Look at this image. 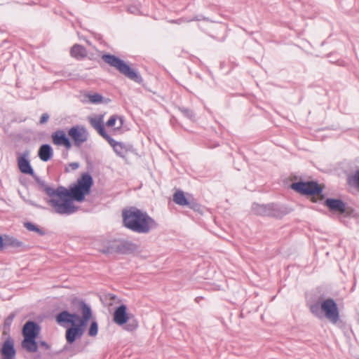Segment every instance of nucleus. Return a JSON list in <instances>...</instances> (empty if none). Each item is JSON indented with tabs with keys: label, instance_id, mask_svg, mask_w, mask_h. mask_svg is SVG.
I'll use <instances>...</instances> for the list:
<instances>
[{
	"label": "nucleus",
	"instance_id": "obj_26",
	"mask_svg": "<svg viewBox=\"0 0 359 359\" xmlns=\"http://www.w3.org/2000/svg\"><path fill=\"white\" fill-rule=\"evenodd\" d=\"M24 226L29 231H34L37 233L39 236H44L46 234V230L43 228H39L36 224H33L30 222H27L24 223Z\"/></svg>",
	"mask_w": 359,
	"mask_h": 359
},
{
	"label": "nucleus",
	"instance_id": "obj_20",
	"mask_svg": "<svg viewBox=\"0 0 359 359\" xmlns=\"http://www.w3.org/2000/svg\"><path fill=\"white\" fill-rule=\"evenodd\" d=\"M53 149L48 144H43L40 146L38 150V156L44 162H47L53 158Z\"/></svg>",
	"mask_w": 359,
	"mask_h": 359
},
{
	"label": "nucleus",
	"instance_id": "obj_1",
	"mask_svg": "<svg viewBox=\"0 0 359 359\" xmlns=\"http://www.w3.org/2000/svg\"><path fill=\"white\" fill-rule=\"evenodd\" d=\"M39 182L43 187V191L51 198L48 203L55 208V212L60 215H71L79 209L73 202L84 201L86 196L90 193L93 179L90 174L84 172L75 183L70 184L68 189L59 186L55 189L47 185L45 182Z\"/></svg>",
	"mask_w": 359,
	"mask_h": 359
},
{
	"label": "nucleus",
	"instance_id": "obj_21",
	"mask_svg": "<svg viewBox=\"0 0 359 359\" xmlns=\"http://www.w3.org/2000/svg\"><path fill=\"white\" fill-rule=\"evenodd\" d=\"M90 123L91 126L97 131V133L105 140H108L111 136L109 135L106 130L103 124L102 120L101 118H92L90 120Z\"/></svg>",
	"mask_w": 359,
	"mask_h": 359
},
{
	"label": "nucleus",
	"instance_id": "obj_33",
	"mask_svg": "<svg viewBox=\"0 0 359 359\" xmlns=\"http://www.w3.org/2000/svg\"><path fill=\"white\" fill-rule=\"evenodd\" d=\"M341 215H344L345 217H356L358 216V213L353 208L350 206H346L344 205V211L341 212Z\"/></svg>",
	"mask_w": 359,
	"mask_h": 359
},
{
	"label": "nucleus",
	"instance_id": "obj_12",
	"mask_svg": "<svg viewBox=\"0 0 359 359\" xmlns=\"http://www.w3.org/2000/svg\"><path fill=\"white\" fill-rule=\"evenodd\" d=\"M24 246V243L16 238L8 234H0V251H3L8 248H21Z\"/></svg>",
	"mask_w": 359,
	"mask_h": 359
},
{
	"label": "nucleus",
	"instance_id": "obj_17",
	"mask_svg": "<svg viewBox=\"0 0 359 359\" xmlns=\"http://www.w3.org/2000/svg\"><path fill=\"white\" fill-rule=\"evenodd\" d=\"M324 205L332 212H337L341 214V212L344 211L345 203L339 198H327L325 201Z\"/></svg>",
	"mask_w": 359,
	"mask_h": 359
},
{
	"label": "nucleus",
	"instance_id": "obj_43",
	"mask_svg": "<svg viewBox=\"0 0 359 359\" xmlns=\"http://www.w3.org/2000/svg\"><path fill=\"white\" fill-rule=\"evenodd\" d=\"M201 19L198 17V16H195L193 19L191 20H187V22H190V21H193V20H200Z\"/></svg>",
	"mask_w": 359,
	"mask_h": 359
},
{
	"label": "nucleus",
	"instance_id": "obj_9",
	"mask_svg": "<svg viewBox=\"0 0 359 359\" xmlns=\"http://www.w3.org/2000/svg\"><path fill=\"white\" fill-rule=\"evenodd\" d=\"M68 135L76 147H80L88 137L86 128L81 125H75L70 128L68 130Z\"/></svg>",
	"mask_w": 359,
	"mask_h": 359
},
{
	"label": "nucleus",
	"instance_id": "obj_39",
	"mask_svg": "<svg viewBox=\"0 0 359 359\" xmlns=\"http://www.w3.org/2000/svg\"><path fill=\"white\" fill-rule=\"evenodd\" d=\"M69 166L72 170H76L79 167V163L77 162H73L69 164Z\"/></svg>",
	"mask_w": 359,
	"mask_h": 359
},
{
	"label": "nucleus",
	"instance_id": "obj_23",
	"mask_svg": "<svg viewBox=\"0 0 359 359\" xmlns=\"http://www.w3.org/2000/svg\"><path fill=\"white\" fill-rule=\"evenodd\" d=\"M107 142L113 148L114 152L121 157H124L128 151L126 146L120 142L116 141L111 137L107 140Z\"/></svg>",
	"mask_w": 359,
	"mask_h": 359
},
{
	"label": "nucleus",
	"instance_id": "obj_25",
	"mask_svg": "<svg viewBox=\"0 0 359 359\" xmlns=\"http://www.w3.org/2000/svg\"><path fill=\"white\" fill-rule=\"evenodd\" d=\"M189 198L185 196L184 191L178 190L173 195V201L177 205L186 206Z\"/></svg>",
	"mask_w": 359,
	"mask_h": 359
},
{
	"label": "nucleus",
	"instance_id": "obj_16",
	"mask_svg": "<svg viewBox=\"0 0 359 359\" xmlns=\"http://www.w3.org/2000/svg\"><path fill=\"white\" fill-rule=\"evenodd\" d=\"M290 212V210L287 207L278 203H270V217L281 219Z\"/></svg>",
	"mask_w": 359,
	"mask_h": 359
},
{
	"label": "nucleus",
	"instance_id": "obj_37",
	"mask_svg": "<svg viewBox=\"0 0 359 359\" xmlns=\"http://www.w3.org/2000/svg\"><path fill=\"white\" fill-rule=\"evenodd\" d=\"M48 119L49 115L47 113H43L40 118L39 123L44 124L48 121Z\"/></svg>",
	"mask_w": 359,
	"mask_h": 359
},
{
	"label": "nucleus",
	"instance_id": "obj_31",
	"mask_svg": "<svg viewBox=\"0 0 359 359\" xmlns=\"http://www.w3.org/2000/svg\"><path fill=\"white\" fill-rule=\"evenodd\" d=\"M98 333V323L96 320H93L89 326L88 334L90 337H95Z\"/></svg>",
	"mask_w": 359,
	"mask_h": 359
},
{
	"label": "nucleus",
	"instance_id": "obj_34",
	"mask_svg": "<svg viewBox=\"0 0 359 359\" xmlns=\"http://www.w3.org/2000/svg\"><path fill=\"white\" fill-rule=\"evenodd\" d=\"M15 316V313H11L4 320V327H6V330H7L8 332H10V330H11V325L13 321V319H14Z\"/></svg>",
	"mask_w": 359,
	"mask_h": 359
},
{
	"label": "nucleus",
	"instance_id": "obj_32",
	"mask_svg": "<svg viewBox=\"0 0 359 359\" xmlns=\"http://www.w3.org/2000/svg\"><path fill=\"white\" fill-rule=\"evenodd\" d=\"M179 110L187 118H189L191 121L194 120L195 113L194 112L193 110H191L189 108L184 107H179Z\"/></svg>",
	"mask_w": 359,
	"mask_h": 359
},
{
	"label": "nucleus",
	"instance_id": "obj_18",
	"mask_svg": "<svg viewBox=\"0 0 359 359\" xmlns=\"http://www.w3.org/2000/svg\"><path fill=\"white\" fill-rule=\"evenodd\" d=\"M138 248L137 245L129 241H118V253L123 255L130 254Z\"/></svg>",
	"mask_w": 359,
	"mask_h": 359
},
{
	"label": "nucleus",
	"instance_id": "obj_29",
	"mask_svg": "<svg viewBox=\"0 0 359 359\" xmlns=\"http://www.w3.org/2000/svg\"><path fill=\"white\" fill-rule=\"evenodd\" d=\"M309 310L311 313L318 318H321L322 314L320 313L321 310V304L320 302H316L314 304H311L309 305Z\"/></svg>",
	"mask_w": 359,
	"mask_h": 359
},
{
	"label": "nucleus",
	"instance_id": "obj_35",
	"mask_svg": "<svg viewBox=\"0 0 359 359\" xmlns=\"http://www.w3.org/2000/svg\"><path fill=\"white\" fill-rule=\"evenodd\" d=\"M88 98L90 102L96 104L101 102L102 101L103 97L99 93H94L93 95H90Z\"/></svg>",
	"mask_w": 359,
	"mask_h": 359
},
{
	"label": "nucleus",
	"instance_id": "obj_41",
	"mask_svg": "<svg viewBox=\"0 0 359 359\" xmlns=\"http://www.w3.org/2000/svg\"><path fill=\"white\" fill-rule=\"evenodd\" d=\"M9 332H8V330H6V327H4L3 335H8V336H10V335H9Z\"/></svg>",
	"mask_w": 359,
	"mask_h": 359
},
{
	"label": "nucleus",
	"instance_id": "obj_13",
	"mask_svg": "<svg viewBox=\"0 0 359 359\" xmlns=\"http://www.w3.org/2000/svg\"><path fill=\"white\" fill-rule=\"evenodd\" d=\"M41 326L33 320L27 321L22 329L23 337H38L41 332Z\"/></svg>",
	"mask_w": 359,
	"mask_h": 359
},
{
	"label": "nucleus",
	"instance_id": "obj_4",
	"mask_svg": "<svg viewBox=\"0 0 359 359\" xmlns=\"http://www.w3.org/2000/svg\"><path fill=\"white\" fill-rule=\"evenodd\" d=\"M113 320L118 325H124L123 329L128 332H133L138 327V322L128 313L125 304H121L115 309Z\"/></svg>",
	"mask_w": 359,
	"mask_h": 359
},
{
	"label": "nucleus",
	"instance_id": "obj_14",
	"mask_svg": "<svg viewBox=\"0 0 359 359\" xmlns=\"http://www.w3.org/2000/svg\"><path fill=\"white\" fill-rule=\"evenodd\" d=\"M0 354L1 357L14 359L16 355V350L15 348V342L13 339L8 336L2 344L0 348Z\"/></svg>",
	"mask_w": 359,
	"mask_h": 359
},
{
	"label": "nucleus",
	"instance_id": "obj_27",
	"mask_svg": "<svg viewBox=\"0 0 359 359\" xmlns=\"http://www.w3.org/2000/svg\"><path fill=\"white\" fill-rule=\"evenodd\" d=\"M347 184L359 190V170H357L353 175L348 176Z\"/></svg>",
	"mask_w": 359,
	"mask_h": 359
},
{
	"label": "nucleus",
	"instance_id": "obj_10",
	"mask_svg": "<svg viewBox=\"0 0 359 359\" xmlns=\"http://www.w3.org/2000/svg\"><path fill=\"white\" fill-rule=\"evenodd\" d=\"M84 332L79 327L72 324L70 327H67L65 331V339L67 344L65 345L60 353L66 351L70 348L69 345L73 344L76 340L81 339Z\"/></svg>",
	"mask_w": 359,
	"mask_h": 359
},
{
	"label": "nucleus",
	"instance_id": "obj_30",
	"mask_svg": "<svg viewBox=\"0 0 359 359\" xmlns=\"http://www.w3.org/2000/svg\"><path fill=\"white\" fill-rule=\"evenodd\" d=\"M187 207L190 209L194 210L196 212H200L201 210V205L197 203V201L192 197L190 196L188 201V204H187Z\"/></svg>",
	"mask_w": 359,
	"mask_h": 359
},
{
	"label": "nucleus",
	"instance_id": "obj_24",
	"mask_svg": "<svg viewBox=\"0 0 359 359\" xmlns=\"http://www.w3.org/2000/svg\"><path fill=\"white\" fill-rule=\"evenodd\" d=\"M104 254L118 253V241H107L100 250Z\"/></svg>",
	"mask_w": 359,
	"mask_h": 359
},
{
	"label": "nucleus",
	"instance_id": "obj_7",
	"mask_svg": "<svg viewBox=\"0 0 359 359\" xmlns=\"http://www.w3.org/2000/svg\"><path fill=\"white\" fill-rule=\"evenodd\" d=\"M29 154V151L26 150L18 158V168L22 173L32 176L36 182L38 184L39 189L43 191V187L39 182L44 181L41 180L38 176L35 175L34 169L32 168L30 164V161L28 158Z\"/></svg>",
	"mask_w": 359,
	"mask_h": 359
},
{
	"label": "nucleus",
	"instance_id": "obj_6",
	"mask_svg": "<svg viewBox=\"0 0 359 359\" xmlns=\"http://www.w3.org/2000/svg\"><path fill=\"white\" fill-rule=\"evenodd\" d=\"M78 308L82 316L81 317L77 314L78 318L74 319V325L84 332L88 323L92 318V309L90 306L83 300L78 302Z\"/></svg>",
	"mask_w": 359,
	"mask_h": 359
},
{
	"label": "nucleus",
	"instance_id": "obj_28",
	"mask_svg": "<svg viewBox=\"0 0 359 359\" xmlns=\"http://www.w3.org/2000/svg\"><path fill=\"white\" fill-rule=\"evenodd\" d=\"M265 205L266 204L254 203L252 205V211L256 215L264 217V215H266V212H264V208H266Z\"/></svg>",
	"mask_w": 359,
	"mask_h": 359
},
{
	"label": "nucleus",
	"instance_id": "obj_8",
	"mask_svg": "<svg viewBox=\"0 0 359 359\" xmlns=\"http://www.w3.org/2000/svg\"><path fill=\"white\" fill-rule=\"evenodd\" d=\"M321 311L325 313V316L332 323H337L339 320V311L337 304L332 299L329 298L321 303Z\"/></svg>",
	"mask_w": 359,
	"mask_h": 359
},
{
	"label": "nucleus",
	"instance_id": "obj_5",
	"mask_svg": "<svg viewBox=\"0 0 359 359\" xmlns=\"http://www.w3.org/2000/svg\"><path fill=\"white\" fill-rule=\"evenodd\" d=\"M290 188L302 195L311 196L320 195L323 191V188L316 181L293 182Z\"/></svg>",
	"mask_w": 359,
	"mask_h": 359
},
{
	"label": "nucleus",
	"instance_id": "obj_42",
	"mask_svg": "<svg viewBox=\"0 0 359 359\" xmlns=\"http://www.w3.org/2000/svg\"><path fill=\"white\" fill-rule=\"evenodd\" d=\"M203 299V297H201V296H199V297H196L195 298V302H196V303H199L200 300H201V299Z\"/></svg>",
	"mask_w": 359,
	"mask_h": 359
},
{
	"label": "nucleus",
	"instance_id": "obj_44",
	"mask_svg": "<svg viewBox=\"0 0 359 359\" xmlns=\"http://www.w3.org/2000/svg\"><path fill=\"white\" fill-rule=\"evenodd\" d=\"M182 20V19H179V20H172L171 22L179 24L180 22H181Z\"/></svg>",
	"mask_w": 359,
	"mask_h": 359
},
{
	"label": "nucleus",
	"instance_id": "obj_22",
	"mask_svg": "<svg viewBox=\"0 0 359 359\" xmlns=\"http://www.w3.org/2000/svg\"><path fill=\"white\" fill-rule=\"evenodd\" d=\"M87 49L82 45L76 43L70 50V55L77 60H81L87 57Z\"/></svg>",
	"mask_w": 359,
	"mask_h": 359
},
{
	"label": "nucleus",
	"instance_id": "obj_36",
	"mask_svg": "<svg viewBox=\"0 0 359 359\" xmlns=\"http://www.w3.org/2000/svg\"><path fill=\"white\" fill-rule=\"evenodd\" d=\"M116 121V116H111L108 121L106 123L107 126L108 127H112L115 125Z\"/></svg>",
	"mask_w": 359,
	"mask_h": 359
},
{
	"label": "nucleus",
	"instance_id": "obj_38",
	"mask_svg": "<svg viewBox=\"0 0 359 359\" xmlns=\"http://www.w3.org/2000/svg\"><path fill=\"white\" fill-rule=\"evenodd\" d=\"M265 207L264 212H266V215L264 217H270V203L266 204Z\"/></svg>",
	"mask_w": 359,
	"mask_h": 359
},
{
	"label": "nucleus",
	"instance_id": "obj_2",
	"mask_svg": "<svg viewBox=\"0 0 359 359\" xmlns=\"http://www.w3.org/2000/svg\"><path fill=\"white\" fill-rule=\"evenodd\" d=\"M123 226L131 231L147 234L158 227V223L149 214L135 206L122 210Z\"/></svg>",
	"mask_w": 359,
	"mask_h": 359
},
{
	"label": "nucleus",
	"instance_id": "obj_3",
	"mask_svg": "<svg viewBox=\"0 0 359 359\" xmlns=\"http://www.w3.org/2000/svg\"><path fill=\"white\" fill-rule=\"evenodd\" d=\"M101 58L106 64L116 69L121 74L128 79L138 84L143 83L144 80L139 72L131 67L129 64L118 56L110 53H104L101 56Z\"/></svg>",
	"mask_w": 359,
	"mask_h": 359
},
{
	"label": "nucleus",
	"instance_id": "obj_11",
	"mask_svg": "<svg viewBox=\"0 0 359 359\" xmlns=\"http://www.w3.org/2000/svg\"><path fill=\"white\" fill-rule=\"evenodd\" d=\"M51 139L54 145L63 146L67 150H69L72 147L70 138L64 130L58 129L52 133Z\"/></svg>",
	"mask_w": 359,
	"mask_h": 359
},
{
	"label": "nucleus",
	"instance_id": "obj_40",
	"mask_svg": "<svg viewBox=\"0 0 359 359\" xmlns=\"http://www.w3.org/2000/svg\"><path fill=\"white\" fill-rule=\"evenodd\" d=\"M39 345H40L41 346L44 347V348H45V349H46V350H47V349H48V348H50V346H49V345L48 344V343H47V342H46L45 341H40Z\"/></svg>",
	"mask_w": 359,
	"mask_h": 359
},
{
	"label": "nucleus",
	"instance_id": "obj_15",
	"mask_svg": "<svg viewBox=\"0 0 359 359\" xmlns=\"http://www.w3.org/2000/svg\"><path fill=\"white\" fill-rule=\"evenodd\" d=\"M76 318H78L77 313H72L67 310H63L55 316V321L59 325L66 327L68 325L71 326L74 324Z\"/></svg>",
	"mask_w": 359,
	"mask_h": 359
},
{
	"label": "nucleus",
	"instance_id": "obj_19",
	"mask_svg": "<svg viewBox=\"0 0 359 359\" xmlns=\"http://www.w3.org/2000/svg\"><path fill=\"white\" fill-rule=\"evenodd\" d=\"M38 337H23L21 343L22 348L27 353H36L38 351V343L36 339Z\"/></svg>",
	"mask_w": 359,
	"mask_h": 359
}]
</instances>
